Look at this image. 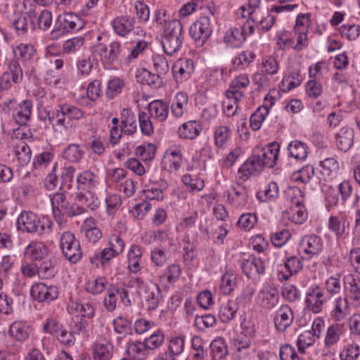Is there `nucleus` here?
<instances>
[{
    "label": "nucleus",
    "instance_id": "nucleus-54",
    "mask_svg": "<svg viewBox=\"0 0 360 360\" xmlns=\"http://www.w3.org/2000/svg\"><path fill=\"white\" fill-rule=\"evenodd\" d=\"M321 173L324 177H333L339 170V163L334 158H328L319 163Z\"/></svg>",
    "mask_w": 360,
    "mask_h": 360
},
{
    "label": "nucleus",
    "instance_id": "nucleus-36",
    "mask_svg": "<svg viewBox=\"0 0 360 360\" xmlns=\"http://www.w3.org/2000/svg\"><path fill=\"white\" fill-rule=\"evenodd\" d=\"M79 189L91 190L99 184V178L97 174L90 170H84L77 177Z\"/></svg>",
    "mask_w": 360,
    "mask_h": 360
},
{
    "label": "nucleus",
    "instance_id": "nucleus-57",
    "mask_svg": "<svg viewBox=\"0 0 360 360\" xmlns=\"http://www.w3.org/2000/svg\"><path fill=\"white\" fill-rule=\"evenodd\" d=\"M359 355L360 347L354 342L345 345L339 354L340 360H356Z\"/></svg>",
    "mask_w": 360,
    "mask_h": 360
},
{
    "label": "nucleus",
    "instance_id": "nucleus-29",
    "mask_svg": "<svg viewBox=\"0 0 360 360\" xmlns=\"http://www.w3.org/2000/svg\"><path fill=\"white\" fill-rule=\"evenodd\" d=\"M345 333L344 326L342 324L333 323L329 326L324 337V348L330 349L339 342Z\"/></svg>",
    "mask_w": 360,
    "mask_h": 360
},
{
    "label": "nucleus",
    "instance_id": "nucleus-6",
    "mask_svg": "<svg viewBox=\"0 0 360 360\" xmlns=\"http://www.w3.org/2000/svg\"><path fill=\"white\" fill-rule=\"evenodd\" d=\"M60 245L65 258L72 263H76L82 258L80 244L73 233L64 232L60 238Z\"/></svg>",
    "mask_w": 360,
    "mask_h": 360
},
{
    "label": "nucleus",
    "instance_id": "nucleus-26",
    "mask_svg": "<svg viewBox=\"0 0 360 360\" xmlns=\"http://www.w3.org/2000/svg\"><path fill=\"white\" fill-rule=\"evenodd\" d=\"M143 255V248L136 244H132L127 252V269L133 274H136L141 269V260Z\"/></svg>",
    "mask_w": 360,
    "mask_h": 360
},
{
    "label": "nucleus",
    "instance_id": "nucleus-43",
    "mask_svg": "<svg viewBox=\"0 0 360 360\" xmlns=\"http://www.w3.org/2000/svg\"><path fill=\"white\" fill-rule=\"evenodd\" d=\"M237 285V275L232 270H226L221 278L219 290L224 294L230 295Z\"/></svg>",
    "mask_w": 360,
    "mask_h": 360
},
{
    "label": "nucleus",
    "instance_id": "nucleus-32",
    "mask_svg": "<svg viewBox=\"0 0 360 360\" xmlns=\"http://www.w3.org/2000/svg\"><path fill=\"white\" fill-rule=\"evenodd\" d=\"M349 314L348 299L342 297L335 298L330 311L331 318L335 321H342Z\"/></svg>",
    "mask_w": 360,
    "mask_h": 360
},
{
    "label": "nucleus",
    "instance_id": "nucleus-39",
    "mask_svg": "<svg viewBox=\"0 0 360 360\" xmlns=\"http://www.w3.org/2000/svg\"><path fill=\"white\" fill-rule=\"evenodd\" d=\"M238 309V303L236 300H229L221 304L219 309L218 316L221 322L229 323L235 318Z\"/></svg>",
    "mask_w": 360,
    "mask_h": 360
},
{
    "label": "nucleus",
    "instance_id": "nucleus-61",
    "mask_svg": "<svg viewBox=\"0 0 360 360\" xmlns=\"http://www.w3.org/2000/svg\"><path fill=\"white\" fill-rule=\"evenodd\" d=\"M112 346L110 343H98L94 348V360H110L112 356Z\"/></svg>",
    "mask_w": 360,
    "mask_h": 360
},
{
    "label": "nucleus",
    "instance_id": "nucleus-11",
    "mask_svg": "<svg viewBox=\"0 0 360 360\" xmlns=\"http://www.w3.org/2000/svg\"><path fill=\"white\" fill-rule=\"evenodd\" d=\"M342 283L345 297L355 306H359L360 304V276L347 274L343 276Z\"/></svg>",
    "mask_w": 360,
    "mask_h": 360
},
{
    "label": "nucleus",
    "instance_id": "nucleus-18",
    "mask_svg": "<svg viewBox=\"0 0 360 360\" xmlns=\"http://www.w3.org/2000/svg\"><path fill=\"white\" fill-rule=\"evenodd\" d=\"M280 145L277 142L269 143L267 147L262 148L255 153V155L259 157L260 162L264 167L271 168L275 166L278 158Z\"/></svg>",
    "mask_w": 360,
    "mask_h": 360
},
{
    "label": "nucleus",
    "instance_id": "nucleus-33",
    "mask_svg": "<svg viewBox=\"0 0 360 360\" xmlns=\"http://www.w3.org/2000/svg\"><path fill=\"white\" fill-rule=\"evenodd\" d=\"M127 352L133 360H145L150 351L144 341H134L127 344Z\"/></svg>",
    "mask_w": 360,
    "mask_h": 360
},
{
    "label": "nucleus",
    "instance_id": "nucleus-19",
    "mask_svg": "<svg viewBox=\"0 0 360 360\" xmlns=\"http://www.w3.org/2000/svg\"><path fill=\"white\" fill-rule=\"evenodd\" d=\"M294 314L292 309L287 304H282L276 311L274 322L277 330L285 331L292 323Z\"/></svg>",
    "mask_w": 360,
    "mask_h": 360
},
{
    "label": "nucleus",
    "instance_id": "nucleus-24",
    "mask_svg": "<svg viewBox=\"0 0 360 360\" xmlns=\"http://www.w3.org/2000/svg\"><path fill=\"white\" fill-rule=\"evenodd\" d=\"M134 18L127 15L118 16L111 22L114 32L122 37L128 35L134 30Z\"/></svg>",
    "mask_w": 360,
    "mask_h": 360
},
{
    "label": "nucleus",
    "instance_id": "nucleus-34",
    "mask_svg": "<svg viewBox=\"0 0 360 360\" xmlns=\"http://www.w3.org/2000/svg\"><path fill=\"white\" fill-rule=\"evenodd\" d=\"M287 149L288 157L297 161L305 160L309 153L307 144L298 140L290 141L288 145Z\"/></svg>",
    "mask_w": 360,
    "mask_h": 360
},
{
    "label": "nucleus",
    "instance_id": "nucleus-23",
    "mask_svg": "<svg viewBox=\"0 0 360 360\" xmlns=\"http://www.w3.org/2000/svg\"><path fill=\"white\" fill-rule=\"evenodd\" d=\"M81 232L91 243L98 242L103 236L102 231L98 226V221L92 217L86 218L81 226Z\"/></svg>",
    "mask_w": 360,
    "mask_h": 360
},
{
    "label": "nucleus",
    "instance_id": "nucleus-30",
    "mask_svg": "<svg viewBox=\"0 0 360 360\" xmlns=\"http://www.w3.org/2000/svg\"><path fill=\"white\" fill-rule=\"evenodd\" d=\"M59 259L56 257H51L47 260H44L39 266V277L41 279H51L58 272Z\"/></svg>",
    "mask_w": 360,
    "mask_h": 360
},
{
    "label": "nucleus",
    "instance_id": "nucleus-28",
    "mask_svg": "<svg viewBox=\"0 0 360 360\" xmlns=\"http://www.w3.org/2000/svg\"><path fill=\"white\" fill-rule=\"evenodd\" d=\"M202 127L196 120H190L182 124L178 130L179 138L183 139L193 140L201 133Z\"/></svg>",
    "mask_w": 360,
    "mask_h": 360
},
{
    "label": "nucleus",
    "instance_id": "nucleus-15",
    "mask_svg": "<svg viewBox=\"0 0 360 360\" xmlns=\"http://www.w3.org/2000/svg\"><path fill=\"white\" fill-rule=\"evenodd\" d=\"M182 162V150L180 146H172L167 148L162 158L164 168L169 172L177 171Z\"/></svg>",
    "mask_w": 360,
    "mask_h": 360
},
{
    "label": "nucleus",
    "instance_id": "nucleus-50",
    "mask_svg": "<svg viewBox=\"0 0 360 360\" xmlns=\"http://www.w3.org/2000/svg\"><path fill=\"white\" fill-rule=\"evenodd\" d=\"M84 152L80 148L79 144L70 143L63 152V158L70 162H79L83 158Z\"/></svg>",
    "mask_w": 360,
    "mask_h": 360
},
{
    "label": "nucleus",
    "instance_id": "nucleus-45",
    "mask_svg": "<svg viewBox=\"0 0 360 360\" xmlns=\"http://www.w3.org/2000/svg\"><path fill=\"white\" fill-rule=\"evenodd\" d=\"M77 200L91 210H96L100 205L98 198L91 190H82L77 194Z\"/></svg>",
    "mask_w": 360,
    "mask_h": 360
},
{
    "label": "nucleus",
    "instance_id": "nucleus-2",
    "mask_svg": "<svg viewBox=\"0 0 360 360\" xmlns=\"http://www.w3.org/2000/svg\"><path fill=\"white\" fill-rule=\"evenodd\" d=\"M84 115V111L72 104L64 103L59 105L58 108L46 111V117L49 122L52 124L55 130H58V127L68 129V120H80Z\"/></svg>",
    "mask_w": 360,
    "mask_h": 360
},
{
    "label": "nucleus",
    "instance_id": "nucleus-62",
    "mask_svg": "<svg viewBox=\"0 0 360 360\" xmlns=\"http://www.w3.org/2000/svg\"><path fill=\"white\" fill-rule=\"evenodd\" d=\"M181 181L190 192H199L205 187V183L202 179L188 174L182 176Z\"/></svg>",
    "mask_w": 360,
    "mask_h": 360
},
{
    "label": "nucleus",
    "instance_id": "nucleus-59",
    "mask_svg": "<svg viewBox=\"0 0 360 360\" xmlns=\"http://www.w3.org/2000/svg\"><path fill=\"white\" fill-rule=\"evenodd\" d=\"M279 70L277 60L271 56H266L261 60L260 71L271 76L276 75Z\"/></svg>",
    "mask_w": 360,
    "mask_h": 360
},
{
    "label": "nucleus",
    "instance_id": "nucleus-41",
    "mask_svg": "<svg viewBox=\"0 0 360 360\" xmlns=\"http://www.w3.org/2000/svg\"><path fill=\"white\" fill-rule=\"evenodd\" d=\"M122 130L126 134L131 135L136 132L137 124L134 113L129 109H123L121 113Z\"/></svg>",
    "mask_w": 360,
    "mask_h": 360
},
{
    "label": "nucleus",
    "instance_id": "nucleus-49",
    "mask_svg": "<svg viewBox=\"0 0 360 360\" xmlns=\"http://www.w3.org/2000/svg\"><path fill=\"white\" fill-rule=\"evenodd\" d=\"M269 108L266 105H262L257 108V110L251 115L250 117V124L252 130H259L265 118L269 113Z\"/></svg>",
    "mask_w": 360,
    "mask_h": 360
},
{
    "label": "nucleus",
    "instance_id": "nucleus-3",
    "mask_svg": "<svg viewBox=\"0 0 360 360\" xmlns=\"http://www.w3.org/2000/svg\"><path fill=\"white\" fill-rule=\"evenodd\" d=\"M93 53L98 56L105 68L110 69L111 66L120 60L123 55L126 54L124 48L118 41H112L109 46L103 43H98L93 47Z\"/></svg>",
    "mask_w": 360,
    "mask_h": 360
},
{
    "label": "nucleus",
    "instance_id": "nucleus-10",
    "mask_svg": "<svg viewBox=\"0 0 360 360\" xmlns=\"http://www.w3.org/2000/svg\"><path fill=\"white\" fill-rule=\"evenodd\" d=\"M227 196V203L234 209L242 210L249 205L248 190L240 184L233 186L224 193Z\"/></svg>",
    "mask_w": 360,
    "mask_h": 360
},
{
    "label": "nucleus",
    "instance_id": "nucleus-51",
    "mask_svg": "<svg viewBox=\"0 0 360 360\" xmlns=\"http://www.w3.org/2000/svg\"><path fill=\"white\" fill-rule=\"evenodd\" d=\"M212 360H224L228 354V349L224 340L218 338L210 344Z\"/></svg>",
    "mask_w": 360,
    "mask_h": 360
},
{
    "label": "nucleus",
    "instance_id": "nucleus-60",
    "mask_svg": "<svg viewBox=\"0 0 360 360\" xmlns=\"http://www.w3.org/2000/svg\"><path fill=\"white\" fill-rule=\"evenodd\" d=\"M346 219L337 216H331L328 219V227L337 237H342L346 233Z\"/></svg>",
    "mask_w": 360,
    "mask_h": 360
},
{
    "label": "nucleus",
    "instance_id": "nucleus-4",
    "mask_svg": "<svg viewBox=\"0 0 360 360\" xmlns=\"http://www.w3.org/2000/svg\"><path fill=\"white\" fill-rule=\"evenodd\" d=\"M2 106L5 112L12 110V117L19 125L24 126L30 122L33 109V104L30 100H24L17 103L15 99L10 98L4 103Z\"/></svg>",
    "mask_w": 360,
    "mask_h": 360
},
{
    "label": "nucleus",
    "instance_id": "nucleus-35",
    "mask_svg": "<svg viewBox=\"0 0 360 360\" xmlns=\"http://www.w3.org/2000/svg\"><path fill=\"white\" fill-rule=\"evenodd\" d=\"M136 77L139 82H141L142 84L148 85L154 89L160 88L163 84L162 77L157 72L152 73L146 69L139 70Z\"/></svg>",
    "mask_w": 360,
    "mask_h": 360
},
{
    "label": "nucleus",
    "instance_id": "nucleus-20",
    "mask_svg": "<svg viewBox=\"0 0 360 360\" xmlns=\"http://www.w3.org/2000/svg\"><path fill=\"white\" fill-rule=\"evenodd\" d=\"M173 76L177 82L186 80L194 70V64L192 60L181 58L178 60L172 68Z\"/></svg>",
    "mask_w": 360,
    "mask_h": 360
},
{
    "label": "nucleus",
    "instance_id": "nucleus-25",
    "mask_svg": "<svg viewBox=\"0 0 360 360\" xmlns=\"http://www.w3.org/2000/svg\"><path fill=\"white\" fill-rule=\"evenodd\" d=\"M335 145L338 150L347 152L354 143V130L347 126L342 127L335 134Z\"/></svg>",
    "mask_w": 360,
    "mask_h": 360
},
{
    "label": "nucleus",
    "instance_id": "nucleus-48",
    "mask_svg": "<svg viewBox=\"0 0 360 360\" xmlns=\"http://www.w3.org/2000/svg\"><path fill=\"white\" fill-rule=\"evenodd\" d=\"M342 276V272H337L336 274L330 276L324 282V288L326 292L330 296L338 295L342 290L341 278Z\"/></svg>",
    "mask_w": 360,
    "mask_h": 360
},
{
    "label": "nucleus",
    "instance_id": "nucleus-47",
    "mask_svg": "<svg viewBox=\"0 0 360 360\" xmlns=\"http://www.w3.org/2000/svg\"><path fill=\"white\" fill-rule=\"evenodd\" d=\"M251 343V336L241 332L236 335L231 341V347L235 352L242 353L243 356L248 354Z\"/></svg>",
    "mask_w": 360,
    "mask_h": 360
},
{
    "label": "nucleus",
    "instance_id": "nucleus-44",
    "mask_svg": "<svg viewBox=\"0 0 360 360\" xmlns=\"http://www.w3.org/2000/svg\"><path fill=\"white\" fill-rule=\"evenodd\" d=\"M256 54L250 50H244L238 53L232 60L233 68L236 70H244L255 59Z\"/></svg>",
    "mask_w": 360,
    "mask_h": 360
},
{
    "label": "nucleus",
    "instance_id": "nucleus-55",
    "mask_svg": "<svg viewBox=\"0 0 360 360\" xmlns=\"http://www.w3.org/2000/svg\"><path fill=\"white\" fill-rule=\"evenodd\" d=\"M167 188V183L162 179L158 182V187L153 185L150 188L143 190L145 198L149 200H162L164 199L163 191Z\"/></svg>",
    "mask_w": 360,
    "mask_h": 360
},
{
    "label": "nucleus",
    "instance_id": "nucleus-9",
    "mask_svg": "<svg viewBox=\"0 0 360 360\" xmlns=\"http://www.w3.org/2000/svg\"><path fill=\"white\" fill-rule=\"evenodd\" d=\"M257 304L265 309H272L279 302V292L274 284L266 283L257 293Z\"/></svg>",
    "mask_w": 360,
    "mask_h": 360
},
{
    "label": "nucleus",
    "instance_id": "nucleus-64",
    "mask_svg": "<svg viewBox=\"0 0 360 360\" xmlns=\"http://www.w3.org/2000/svg\"><path fill=\"white\" fill-rule=\"evenodd\" d=\"M108 280L104 276H99L93 281H88L86 283V290L94 295H98L103 292L108 288Z\"/></svg>",
    "mask_w": 360,
    "mask_h": 360
},
{
    "label": "nucleus",
    "instance_id": "nucleus-7",
    "mask_svg": "<svg viewBox=\"0 0 360 360\" xmlns=\"http://www.w3.org/2000/svg\"><path fill=\"white\" fill-rule=\"evenodd\" d=\"M322 249L323 240L320 236L315 234L304 236L298 244L299 254L307 259H311L318 255Z\"/></svg>",
    "mask_w": 360,
    "mask_h": 360
},
{
    "label": "nucleus",
    "instance_id": "nucleus-8",
    "mask_svg": "<svg viewBox=\"0 0 360 360\" xmlns=\"http://www.w3.org/2000/svg\"><path fill=\"white\" fill-rule=\"evenodd\" d=\"M31 297L38 302L50 303L59 295L58 288L54 285H47L43 282L33 284L30 288Z\"/></svg>",
    "mask_w": 360,
    "mask_h": 360
},
{
    "label": "nucleus",
    "instance_id": "nucleus-12",
    "mask_svg": "<svg viewBox=\"0 0 360 360\" xmlns=\"http://www.w3.org/2000/svg\"><path fill=\"white\" fill-rule=\"evenodd\" d=\"M327 299L323 290L319 285L310 288L306 294L304 303L306 307L314 314L320 313Z\"/></svg>",
    "mask_w": 360,
    "mask_h": 360
},
{
    "label": "nucleus",
    "instance_id": "nucleus-5",
    "mask_svg": "<svg viewBox=\"0 0 360 360\" xmlns=\"http://www.w3.org/2000/svg\"><path fill=\"white\" fill-rule=\"evenodd\" d=\"M212 34V21L207 15L200 16L189 28V35L198 46H203Z\"/></svg>",
    "mask_w": 360,
    "mask_h": 360
},
{
    "label": "nucleus",
    "instance_id": "nucleus-22",
    "mask_svg": "<svg viewBox=\"0 0 360 360\" xmlns=\"http://www.w3.org/2000/svg\"><path fill=\"white\" fill-rule=\"evenodd\" d=\"M58 21L60 22L64 32L79 31L84 26V22L81 18L73 13H65L63 15H60Z\"/></svg>",
    "mask_w": 360,
    "mask_h": 360
},
{
    "label": "nucleus",
    "instance_id": "nucleus-31",
    "mask_svg": "<svg viewBox=\"0 0 360 360\" xmlns=\"http://www.w3.org/2000/svg\"><path fill=\"white\" fill-rule=\"evenodd\" d=\"M68 311L70 314L78 313L82 319H92L95 315L94 307L88 303H82L75 300H70L68 304Z\"/></svg>",
    "mask_w": 360,
    "mask_h": 360
},
{
    "label": "nucleus",
    "instance_id": "nucleus-58",
    "mask_svg": "<svg viewBox=\"0 0 360 360\" xmlns=\"http://www.w3.org/2000/svg\"><path fill=\"white\" fill-rule=\"evenodd\" d=\"M153 70L161 77L166 75L169 71V65L167 58L162 54H154L152 56Z\"/></svg>",
    "mask_w": 360,
    "mask_h": 360
},
{
    "label": "nucleus",
    "instance_id": "nucleus-53",
    "mask_svg": "<svg viewBox=\"0 0 360 360\" xmlns=\"http://www.w3.org/2000/svg\"><path fill=\"white\" fill-rule=\"evenodd\" d=\"M184 41V37H162V46L167 55L172 56L179 51Z\"/></svg>",
    "mask_w": 360,
    "mask_h": 360
},
{
    "label": "nucleus",
    "instance_id": "nucleus-27",
    "mask_svg": "<svg viewBox=\"0 0 360 360\" xmlns=\"http://www.w3.org/2000/svg\"><path fill=\"white\" fill-rule=\"evenodd\" d=\"M246 40L240 27H231L224 33V43L232 49L240 48Z\"/></svg>",
    "mask_w": 360,
    "mask_h": 360
},
{
    "label": "nucleus",
    "instance_id": "nucleus-56",
    "mask_svg": "<svg viewBox=\"0 0 360 360\" xmlns=\"http://www.w3.org/2000/svg\"><path fill=\"white\" fill-rule=\"evenodd\" d=\"M184 37L183 25L178 20H171L163 27L162 37Z\"/></svg>",
    "mask_w": 360,
    "mask_h": 360
},
{
    "label": "nucleus",
    "instance_id": "nucleus-40",
    "mask_svg": "<svg viewBox=\"0 0 360 360\" xmlns=\"http://www.w3.org/2000/svg\"><path fill=\"white\" fill-rule=\"evenodd\" d=\"M169 105L162 100H155L148 105V110L151 117L159 122L166 120L169 115Z\"/></svg>",
    "mask_w": 360,
    "mask_h": 360
},
{
    "label": "nucleus",
    "instance_id": "nucleus-42",
    "mask_svg": "<svg viewBox=\"0 0 360 360\" xmlns=\"http://www.w3.org/2000/svg\"><path fill=\"white\" fill-rule=\"evenodd\" d=\"M231 137V130L228 126L219 125L214 127L213 131L214 144L220 149L226 147L227 141Z\"/></svg>",
    "mask_w": 360,
    "mask_h": 360
},
{
    "label": "nucleus",
    "instance_id": "nucleus-14",
    "mask_svg": "<svg viewBox=\"0 0 360 360\" xmlns=\"http://www.w3.org/2000/svg\"><path fill=\"white\" fill-rule=\"evenodd\" d=\"M52 212L56 222L61 226L65 223L64 215L68 210L69 203L64 193L57 192L50 195Z\"/></svg>",
    "mask_w": 360,
    "mask_h": 360
},
{
    "label": "nucleus",
    "instance_id": "nucleus-1",
    "mask_svg": "<svg viewBox=\"0 0 360 360\" xmlns=\"http://www.w3.org/2000/svg\"><path fill=\"white\" fill-rule=\"evenodd\" d=\"M53 222L48 218L42 219L32 211H22L16 220L17 229L27 233H37L42 236L52 232Z\"/></svg>",
    "mask_w": 360,
    "mask_h": 360
},
{
    "label": "nucleus",
    "instance_id": "nucleus-21",
    "mask_svg": "<svg viewBox=\"0 0 360 360\" xmlns=\"http://www.w3.org/2000/svg\"><path fill=\"white\" fill-rule=\"evenodd\" d=\"M49 253V248L40 241H32L25 248V257L32 261H42Z\"/></svg>",
    "mask_w": 360,
    "mask_h": 360
},
{
    "label": "nucleus",
    "instance_id": "nucleus-46",
    "mask_svg": "<svg viewBox=\"0 0 360 360\" xmlns=\"http://www.w3.org/2000/svg\"><path fill=\"white\" fill-rule=\"evenodd\" d=\"M279 194V189L277 183L271 181L260 189L256 194L257 198L261 202H269L275 200Z\"/></svg>",
    "mask_w": 360,
    "mask_h": 360
},
{
    "label": "nucleus",
    "instance_id": "nucleus-16",
    "mask_svg": "<svg viewBox=\"0 0 360 360\" xmlns=\"http://www.w3.org/2000/svg\"><path fill=\"white\" fill-rule=\"evenodd\" d=\"M303 267L302 262L297 256L287 257L281 269L278 270V279L280 281H288L292 275L297 274Z\"/></svg>",
    "mask_w": 360,
    "mask_h": 360
},
{
    "label": "nucleus",
    "instance_id": "nucleus-52",
    "mask_svg": "<svg viewBox=\"0 0 360 360\" xmlns=\"http://www.w3.org/2000/svg\"><path fill=\"white\" fill-rule=\"evenodd\" d=\"M13 51L17 60L27 61L33 58L36 49L32 44L22 43L14 47Z\"/></svg>",
    "mask_w": 360,
    "mask_h": 360
},
{
    "label": "nucleus",
    "instance_id": "nucleus-13",
    "mask_svg": "<svg viewBox=\"0 0 360 360\" xmlns=\"http://www.w3.org/2000/svg\"><path fill=\"white\" fill-rule=\"evenodd\" d=\"M264 168L260 162L259 157L255 155V152L238 168L239 179L245 181L252 176H258Z\"/></svg>",
    "mask_w": 360,
    "mask_h": 360
},
{
    "label": "nucleus",
    "instance_id": "nucleus-37",
    "mask_svg": "<svg viewBox=\"0 0 360 360\" xmlns=\"http://www.w3.org/2000/svg\"><path fill=\"white\" fill-rule=\"evenodd\" d=\"M32 332V328L23 321H15L11 326L8 330L9 335L15 340L24 342Z\"/></svg>",
    "mask_w": 360,
    "mask_h": 360
},
{
    "label": "nucleus",
    "instance_id": "nucleus-17",
    "mask_svg": "<svg viewBox=\"0 0 360 360\" xmlns=\"http://www.w3.org/2000/svg\"><path fill=\"white\" fill-rule=\"evenodd\" d=\"M240 266L243 272L250 278L262 274L265 271L262 259L253 255H250L248 258H243L240 260Z\"/></svg>",
    "mask_w": 360,
    "mask_h": 360
},
{
    "label": "nucleus",
    "instance_id": "nucleus-38",
    "mask_svg": "<svg viewBox=\"0 0 360 360\" xmlns=\"http://www.w3.org/2000/svg\"><path fill=\"white\" fill-rule=\"evenodd\" d=\"M188 95L182 91L178 92L171 104L172 115L176 118H181L186 111L188 107Z\"/></svg>",
    "mask_w": 360,
    "mask_h": 360
},
{
    "label": "nucleus",
    "instance_id": "nucleus-63",
    "mask_svg": "<svg viewBox=\"0 0 360 360\" xmlns=\"http://www.w3.org/2000/svg\"><path fill=\"white\" fill-rule=\"evenodd\" d=\"M285 196L291 205L304 204V193L297 186H289L285 191Z\"/></svg>",
    "mask_w": 360,
    "mask_h": 360
}]
</instances>
